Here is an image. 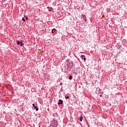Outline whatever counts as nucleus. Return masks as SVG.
<instances>
[{
  "label": "nucleus",
  "instance_id": "9b49d317",
  "mask_svg": "<svg viewBox=\"0 0 127 127\" xmlns=\"http://www.w3.org/2000/svg\"><path fill=\"white\" fill-rule=\"evenodd\" d=\"M22 43H23V42L22 41V40H21L20 41V46H22L23 45V44H22Z\"/></svg>",
  "mask_w": 127,
  "mask_h": 127
},
{
  "label": "nucleus",
  "instance_id": "f257e3e1",
  "mask_svg": "<svg viewBox=\"0 0 127 127\" xmlns=\"http://www.w3.org/2000/svg\"><path fill=\"white\" fill-rule=\"evenodd\" d=\"M57 126H58V123L57 122V121H56L55 119H53V121H51L50 126L57 127Z\"/></svg>",
  "mask_w": 127,
  "mask_h": 127
},
{
  "label": "nucleus",
  "instance_id": "f3484780",
  "mask_svg": "<svg viewBox=\"0 0 127 127\" xmlns=\"http://www.w3.org/2000/svg\"><path fill=\"white\" fill-rule=\"evenodd\" d=\"M31 92H34V88H32L31 89Z\"/></svg>",
  "mask_w": 127,
  "mask_h": 127
},
{
  "label": "nucleus",
  "instance_id": "b1692460",
  "mask_svg": "<svg viewBox=\"0 0 127 127\" xmlns=\"http://www.w3.org/2000/svg\"><path fill=\"white\" fill-rule=\"evenodd\" d=\"M100 97H103V95L102 94L100 95Z\"/></svg>",
  "mask_w": 127,
  "mask_h": 127
},
{
  "label": "nucleus",
  "instance_id": "6e6552de",
  "mask_svg": "<svg viewBox=\"0 0 127 127\" xmlns=\"http://www.w3.org/2000/svg\"><path fill=\"white\" fill-rule=\"evenodd\" d=\"M34 110H36V112H38V111L39 110V109L37 107L35 106L34 107Z\"/></svg>",
  "mask_w": 127,
  "mask_h": 127
},
{
  "label": "nucleus",
  "instance_id": "9d476101",
  "mask_svg": "<svg viewBox=\"0 0 127 127\" xmlns=\"http://www.w3.org/2000/svg\"><path fill=\"white\" fill-rule=\"evenodd\" d=\"M68 79L69 80H72V79H73V76H72V75H69Z\"/></svg>",
  "mask_w": 127,
  "mask_h": 127
},
{
  "label": "nucleus",
  "instance_id": "423d86ee",
  "mask_svg": "<svg viewBox=\"0 0 127 127\" xmlns=\"http://www.w3.org/2000/svg\"><path fill=\"white\" fill-rule=\"evenodd\" d=\"M80 58H81V59H83L84 62H86V57L84 55H81L80 56Z\"/></svg>",
  "mask_w": 127,
  "mask_h": 127
},
{
  "label": "nucleus",
  "instance_id": "20e7f679",
  "mask_svg": "<svg viewBox=\"0 0 127 127\" xmlns=\"http://www.w3.org/2000/svg\"><path fill=\"white\" fill-rule=\"evenodd\" d=\"M81 18H83V20L87 21V17L84 14H81Z\"/></svg>",
  "mask_w": 127,
  "mask_h": 127
},
{
  "label": "nucleus",
  "instance_id": "39448f33",
  "mask_svg": "<svg viewBox=\"0 0 127 127\" xmlns=\"http://www.w3.org/2000/svg\"><path fill=\"white\" fill-rule=\"evenodd\" d=\"M58 105H63V100L60 99L59 100V102H58Z\"/></svg>",
  "mask_w": 127,
  "mask_h": 127
},
{
  "label": "nucleus",
  "instance_id": "f8f14e48",
  "mask_svg": "<svg viewBox=\"0 0 127 127\" xmlns=\"http://www.w3.org/2000/svg\"><path fill=\"white\" fill-rule=\"evenodd\" d=\"M68 66H73V62H71V63H70L69 64H68Z\"/></svg>",
  "mask_w": 127,
  "mask_h": 127
},
{
  "label": "nucleus",
  "instance_id": "5701e85b",
  "mask_svg": "<svg viewBox=\"0 0 127 127\" xmlns=\"http://www.w3.org/2000/svg\"><path fill=\"white\" fill-rule=\"evenodd\" d=\"M47 8L49 9V8H50V7L49 6H48V7H47Z\"/></svg>",
  "mask_w": 127,
  "mask_h": 127
},
{
  "label": "nucleus",
  "instance_id": "6ab92c4d",
  "mask_svg": "<svg viewBox=\"0 0 127 127\" xmlns=\"http://www.w3.org/2000/svg\"><path fill=\"white\" fill-rule=\"evenodd\" d=\"M26 20H28V17H26Z\"/></svg>",
  "mask_w": 127,
  "mask_h": 127
},
{
  "label": "nucleus",
  "instance_id": "1a4fd4ad",
  "mask_svg": "<svg viewBox=\"0 0 127 127\" xmlns=\"http://www.w3.org/2000/svg\"><path fill=\"white\" fill-rule=\"evenodd\" d=\"M79 121H80V122H82L83 121V117H82V116L79 117Z\"/></svg>",
  "mask_w": 127,
  "mask_h": 127
},
{
  "label": "nucleus",
  "instance_id": "ddd939ff",
  "mask_svg": "<svg viewBox=\"0 0 127 127\" xmlns=\"http://www.w3.org/2000/svg\"><path fill=\"white\" fill-rule=\"evenodd\" d=\"M53 9V8L52 7H50V9L48 10V11H52V10Z\"/></svg>",
  "mask_w": 127,
  "mask_h": 127
},
{
  "label": "nucleus",
  "instance_id": "f03ea898",
  "mask_svg": "<svg viewBox=\"0 0 127 127\" xmlns=\"http://www.w3.org/2000/svg\"><path fill=\"white\" fill-rule=\"evenodd\" d=\"M67 68H66V66H64V73H66V74H68V73H69L70 72V71H71V68H72V67H71V68H70V66H69V64H67Z\"/></svg>",
  "mask_w": 127,
  "mask_h": 127
},
{
  "label": "nucleus",
  "instance_id": "4be33fe9",
  "mask_svg": "<svg viewBox=\"0 0 127 127\" xmlns=\"http://www.w3.org/2000/svg\"><path fill=\"white\" fill-rule=\"evenodd\" d=\"M24 17H26V15L25 14L24 15Z\"/></svg>",
  "mask_w": 127,
  "mask_h": 127
},
{
  "label": "nucleus",
  "instance_id": "0eeeda50",
  "mask_svg": "<svg viewBox=\"0 0 127 127\" xmlns=\"http://www.w3.org/2000/svg\"><path fill=\"white\" fill-rule=\"evenodd\" d=\"M57 33V30H56V29L54 28L52 30V33Z\"/></svg>",
  "mask_w": 127,
  "mask_h": 127
},
{
  "label": "nucleus",
  "instance_id": "a211bd4d",
  "mask_svg": "<svg viewBox=\"0 0 127 127\" xmlns=\"http://www.w3.org/2000/svg\"><path fill=\"white\" fill-rule=\"evenodd\" d=\"M72 73L73 74H75V69H73V70H72Z\"/></svg>",
  "mask_w": 127,
  "mask_h": 127
},
{
  "label": "nucleus",
  "instance_id": "412c9836",
  "mask_svg": "<svg viewBox=\"0 0 127 127\" xmlns=\"http://www.w3.org/2000/svg\"><path fill=\"white\" fill-rule=\"evenodd\" d=\"M60 85L61 86H62V85H63V83H62L61 82V83H60Z\"/></svg>",
  "mask_w": 127,
  "mask_h": 127
},
{
  "label": "nucleus",
  "instance_id": "7ed1b4c3",
  "mask_svg": "<svg viewBox=\"0 0 127 127\" xmlns=\"http://www.w3.org/2000/svg\"><path fill=\"white\" fill-rule=\"evenodd\" d=\"M44 77H45V80H46V81H49V80H50V75H47V74H46V73L44 74Z\"/></svg>",
  "mask_w": 127,
  "mask_h": 127
},
{
  "label": "nucleus",
  "instance_id": "aec40b11",
  "mask_svg": "<svg viewBox=\"0 0 127 127\" xmlns=\"http://www.w3.org/2000/svg\"><path fill=\"white\" fill-rule=\"evenodd\" d=\"M32 106H33V108H34V107H35V105L34 104H33Z\"/></svg>",
  "mask_w": 127,
  "mask_h": 127
},
{
  "label": "nucleus",
  "instance_id": "dca6fc26",
  "mask_svg": "<svg viewBox=\"0 0 127 127\" xmlns=\"http://www.w3.org/2000/svg\"><path fill=\"white\" fill-rule=\"evenodd\" d=\"M22 20L23 21H24V22L26 21V20H25V19L24 18V17H23V18H22Z\"/></svg>",
  "mask_w": 127,
  "mask_h": 127
},
{
  "label": "nucleus",
  "instance_id": "2eb2a0df",
  "mask_svg": "<svg viewBox=\"0 0 127 127\" xmlns=\"http://www.w3.org/2000/svg\"><path fill=\"white\" fill-rule=\"evenodd\" d=\"M65 98L66 100H68V99H69L70 98V97L65 96Z\"/></svg>",
  "mask_w": 127,
  "mask_h": 127
},
{
  "label": "nucleus",
  "instance_id": "4468645a",
  "mask_svg": "<svg viewBox=\"0 0 127 127\" xmlns=\"http://www.w3.org/2000/svg\"><path fill=\"white\" fill-rule=\"evenodd\" d=\"M20 44V41H17V45H19Z\"/></svg>",
  "mask_w": 127,
  "mask_h": 127
}]
</instances>
